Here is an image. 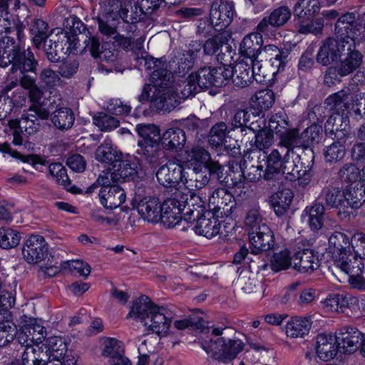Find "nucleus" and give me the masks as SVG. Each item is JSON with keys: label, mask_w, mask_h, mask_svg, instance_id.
<instances>
[{"label": "nucleus", "mask_w": 365, "mask_h": 365, "mask_svg": "<svg viewBox=\"0 0 365 365\" xmlns=\"http://www.w3.org/2000/svg\"><path fill=\"white\" fill-rule=\"evenodd\" d=\"M174 326L179 330L195 329L209 334L202 340L201 346L217 365L230 364L245 346V344L235 336L236 331L234 329L209 327L208 322L200 316L190 315L176 320Z\"/></svg>", "instance_id": "f257e3e1"}, {"label": "nucleus", "mask_w": 365, "mask_h": 365, "mask_svg": "<svg viewBox=\"0 0 365 365\" xmlns=\"http://www.w3.org/2000/svg\"><path fill=\"white\" fill-rule=\"evenodd\" d=\"M154 83L145 84L139 96L140 102L150 101L158 110L170 112L182 102L179 88L175 85L174 76L167 69H157L150 76Z\"/></svg>", "instance_id": "f03ea898"}, {"label": "nucleus", "mask_w": 365, "mask_h": 365, "mask_svg": "<svg viewBox=\"0 0 365 365\" xmlns=\"http://www.w3.org/2000/svg\"><path fill=\"white\" fill-rule=\"evenodd\" d=\"M351 16H340L335 24V37H329L322 42L317 61L322 66H329L336 62L346 51L355 48L349 34V26L353 21Z\"/></svg>", "instance_id": "7ed1b4c3"}, {"label": "nucleus", "mask_w": 365, "mask_h": 365, "mask_svg": "<svg viewBox=\"0 0 365 365\" xmlns=\"http://www.w3.org/2000/svg\"><path fill=\"white\" fill-rule=\"evenodd\" d=\"M300 158H293L287 163L286 180L294 183L295 186L306 187L311 181L312 169L314 162V153L312 149L304 151Z\"/></svg>", "instance_id": "20e7f679"}, {"label": "nucleus", "mask_w": 365, "mask_h": 365, "mask_svg": "<svg viewBox=\"0 0 365 365\" xmlns=\"http://www.w3.org/2000/svg\"><path fill=\"white\" fill-rule=\"evenodd\" d=\"M140 140L138 142L139 148L137 153L148 158H154L160 149V140H161L160 129L154 124H138L135 126Z\"/></svg>", "instance_id": "39448f33"}, {"label": "nucleus", "mask_w": 365, "mask_h": 365, "mask_svg": "<svg viewBox=\"0 0 365 365\" xmlns=\"http://www.w3.org/2000/svg\"><path fill=\"white\" fill-rule=\"evenodd\" d=\"M232 71L222 64L218 67H203L196 74H191L190 81H197L200 88H208L211 86L222 87L230 81Z\"/></svg>", "instance_id": "423d86ee"}, {"label": "nucleus", "mask_w": 365, "mask_h": 365, "mask_svg": "<svg viewBox=\"0 0 365 365\" xmlns=\"http://www.w3.org/2000/svg\"><path fill=\"white\" fill-rule=\"evenodd\" d=\"M294 154L292 151L284 150L282 147L273 149L267 156V166L263 178L265 180H273L284 175L287 163L292 162L293 157H295Z\"/></svg>", "instance_id": "0eeeda50"}, {"label": "nucleus", "mask_w": 365, "mask_h": 365, "mask_svg": "<svg viewBox=\"0 0 365 365\" xmlns=\"http://www.w3.org/2000/svg\"><path fill=\"white\" fill-rule=\"evenodd\" d=\"M235 5L227 0H215L210 11V20L216 31L226 29L232 21Z\"/></svg>", "instance_id": "6e6552de"}, {"label": "nucleus", "mask_w": 365, "mask_h": 365, "mask_svg": "<svg viewBox=\"0 0 365 365\" xmlns=\"http://www.w3.org/2000/svg\"><path fill=\"white\" fill-rule=\"evenodd\" d=\"M342 197L341 220H346L365 202V187L359 183L350 184L342 190Z\"/></svg>", "instance_id": "1a4fd4ad"}, {"label": "nucleus", "mask_w": 365, "mask_h": 365, "mask_svg": "<svg viewBox=\"0 0 365 365\" xmlns=\"http://www.w3.org/2000/svg\"><path fill=\"white\" fill-rule=\"evenodd\" d=\"M48 246L44 237L31 235L24 242L21 252L23 258L29 264L41 262L47 256Z\"/></svg>", "instance_id": "9d476101"}, {"label": "nucleus", "mask_w": 365, "mask_h": 365, "mask_svg": "<svg viewBox=\"0 0 365 365\" xmlns=\"http://www.w3.org/2000/svg\"><path fill=\"white\" fill-rule=\"evenodd\" d=\"M209 206L217 217L230 216L236 209L233 195L225 188L215 189L209 198Z\"/></svg>", "instance_id": "9b49d317"}, {"label": "nucleus", "mask_w": 365, "mask_h": 365, "mask_svg": "<svg viewBox=\"0 0 365 365\" xmlns=\"http://www.w3.org/2000/svg\"><path fill=\"white\" fill-rule=\"evenodd\" d=\"M111 173L113 182L134 180L142 171L139 158L126 155L115 165Z\"/></svg>", "instance_id": "f8f14e48"}, {"label": "nucleus", "mask_w": 365, "mask_h": 365, "mask_svg": "<svg viewBox=\"0 0 365 365\" xmlns=\"http://www.w3.org/2000/svg\"><path fill=\"white\" fill-rule=\"evenodd\" d=\"M351 127L346 115L338 112L332 113L324 124V132L332 140H348L350 138Z\"/></svg>", "instance_id": "ddd939ff"}, {"label": "nucleus", "mask_w": 365, "mask_h": 365, "mask_svg": "<svg viewBox=\"0 0 365 365\" xmlns=\"http://www.w3.org/2000/svg\"><path fill=\"white\" fill-rule=\"evenodd\" d=\"M183 166L178 163L169 161L157 170L156 177L160 184L167 187H175L185 180Z\"/></svg>", "instance_id": "4468645a"}, {"label": "nucleus", "mask_w": 365, "mask_h": 365, "mask_svg": "<svg viewBox=\"0 0 365 365\" xmlns=\"http://www.w3.org/2000/svg\"><path fill=\"white\" fill-rule=\"evenodd\" d=\"M339 349L344 353H354L364 340V334L355 327H343L335 336Z\"/></svg>", "instance_id": "2eb2a0df"}, {"label": "nucleus", "mask_w": 365, "mask_h": 365, "mask_svg": "<svg viewBox=\"0 0 365 365\" xmlns=\"http://www.w3.org/2000/svg\"><path fill=\"white\" fill-rule=\"evenodd\" d=\"M171 324V314L163 307L157 305L153 308L149 317L144 326L159 336H165L168 333Z\"/></svg>", "instance_id": "dca6fc26"}, {"label": "nucleus", "mask_w": 365, "mask_h": 365, "mask_svg": "<svg viewBox=\"0 0 365 365\" xmlns=\"http://www.w3.org/2000/svg\"><path fill=\"white\" fill-rule=\"evenodd\" d=\"M255 117L253 113L247 109L238 110L231 119L230 130H234L236 128H240V132L247 135V130L255 132L256 130L259 129V127L266 125L265 119L263 118H258L255 121H253L252 118Z\"/></svg>", "instance_id": "f3484780"}, {"label": "nucleus", "mask_w": 365, "mask_h": 365, "mask_svg": "<svg viewBox=\"0 0 365 365\" xmlns=\"http://www.w3.org/2000/svg\"><path fill=\"white\" fill-rule=\"evenodd\" d=\"M288 52L280 50L277 46L269 44L262 48L257 59L261 61H269L272 67V74L283 70L287 62Z\"/></svg>", "instance_id": "a211bd4d"}, {"label": "nucleus", "mask_w": 365, "mask_h": 365, "mask_svg": "<svg viewBox=\"0 0 365 365\" xmlns=\"http://www.w3.org/2000/svg\"><path fill=\"white\" fill-rule=\"evenodd\" d=\"M248 235L252 253L258 254L274 248V234L268 226H262L261 230L250 232Z\"/></svg>", "instance_id": "6ab92c4d"}, {"label": "nucleus", "mask_w": 365, "mask_h": 365, "mask_svg": "<svg viewBox=\"0 0 365 365\" xmlns=\"http://www.w3.org/2000/svg\"><path fill=\"white\" fill-rule=\"evenodd\" d=\"M279 148L282 147L284 150L292 151L294 153V158H300L304 151L312 149L309 146L304 145L302 135H299V130L297 128L286 129L279 134Z\"/></svg>", "instance_id": "aec40b11"}, {"label": "nucleus", "mask_w": 365, "mask_h": 365, "mask_svg": "<svg viewBox=\"0 0 365 365\" xmlns=\"http://www.w3.org/2000/svg\"><path fill=\"white\" fill-rule=\"evenodd\" d=\"M293 267L300 272H313L319 266V259L317 253L312 249L298 250L292 257Z\"/></svg>", "instance_id": "412c9836"}, {"label": "nucleus", "mask_w": 365, "mask_h": 365, "mask_svg": "<svg viewBox=\"0 0 365 365\" xmlns=\"http://www.w3.org/2000/svg\"><path fill=\"white\" fill-rule=\"evenodd\" d=\"M101 203L107 209L119 207L125 200V192L118 185L101 187L99 192Z\"/></svg>", "instance_id": "4be33fe9"}, {"label": "nucleus", "mask_w": 365, "mask_h": 365, "mask_svg": "<svg viewBox=\"0 0 365 365\" xmlns=\"http://www.w3.org/2000/svg\"><path fill=\"white\" fill-rule=\"evenodd\" d=\"M196 220H197L195 227L196 233L207 238H212L217 234H222V232L220 231V222L213 216V213L208 212L202 214Z\"/></svg>", "instance_id": "5701e85b"}, {"label": "nucleus", "mask_w": 365, "mask_h": 365, "mask_svg": "<svg viewBox=\"0 0 365 365\" xmlns=\"http://www.w3.org/2000/svg\"><path fill=\"white\" fill-rule=\"evenodd\" d=\"M339 349L341 350L338 346L336 336L323 334L317 336L316 353L321 360L327 361L334 359Z\"/></svg>", "instance_id": "b1692460"}, {"label": "nucleus", "mask_w": 365, "mask_h": 365, "mask_svg": "<svg viewBox=\"0 0 365 365\" xmlns=\"http://www.w3.org/2000/svg\"><path fill=\"white\" fill-rule=\"evenodd\" d=\"M45 349L48 351L50 359H59L67 363V365H74L76 362L73 358L69 359L66 344L59 336L49 337L46 341Z\"/></svg>", "instance_id": "393cba45"}, {"label": "nucleus", "mask_w": 365, "mask_h": 365, "mask_svg": "<svg viewBox=\"0 0 365 365\" xmlns=\"http://www.w3.org/2000/svg\"><path fill=\"white\" fill-rule=\"evenodd\" d=\"M162 204L158 198L155 197H148L146 200L136 204V209L139 215L149 222L156 223L160 221V209Z\"/></svg>", "instance_id": "a878e982"}, {"label": "nucleus", "mask_w": 365, "mask_h": 365, "mask_svg": "<svg viewBox=\"0 0 365 365\" xmlns=\"http://www.w3.org/2000/svg\"><path fill=\"white\" fill-rule=\"evenodd\" d=\"M155 306L148 297L142 295L132 302L127 318H133L144 325Z\"/></svg>", "instance_id": "bb28decb"}, {"label": "nucleus", "mask_w": 365, "mask_h": 365, "mask_svg": "<svg viewBox=\"0 0 365 365\" xmlns=\"http://www.w3.org/2000/svg\"><path fill=\"white\" fill-rule=\"evenodd\" d=\"M185 142V133L180 128H170L166 130L161 137L163 148L169 151L180 150L184 147Z\"/></svg>", "instance_id": "cd10ccee"}, {"label": "nucleus", "mask_w": 365, "mask_h": 365, "mask_svg": "<svg viewBox=\"0 0 365 365\" xmlns=\"http://www.w3.org/2000/svg\"><path fill=\"white\" fill-rule=\"evenodd\" d=\"M96 158L101 163L111 165L113 167L123 157V153L118 150L110 140H106L96 149Z\"/></svg>", "instance_id": "c85d7f7f"}, {"label": "nucleus", "mask_w": 365, "mask_h": 365, "mask_svg": "<svg viewBox=\"0 0 365 365\" xmlns=\"http://www.w3.org/2000/svg\"><path fill=\"white\" fill-rule=\"evenodd\" d=\"M335 264L348 275H357V273H362L364 264L361 259L356 255L348 254V252L334 259Z\"/></svg>", "instance_id": "c756f323"}, {"label": "nucleus", "mask_w": 365, "mask_h": 365, "mask_svg": "<svg viewBox=\"0 0 365 365\" xmlns=\"http://www.w3.org/2000/svg\"><path fill=\"white\" fill-rule=\"evenodd\" d=\"M8 125L11 128H18L24 135L29 136L37 132L39 122L36 115L26 113L19 119L9 120Z\"/></svg>", "instance_id": "7c9ffc66"}, {"label": "nucleus", "mask_w": 365, "mask_h": 365, "mask_svg": "<svg viewBox=\"0 0 365 365\" xmlns=\"http://www.w3.org/2000/svg\"><path fill=\"white\" fill-rule=\"evenodd\" d=\"M225 67H229L232 71L230 80L232 79L236 86L245 88L252 82L250 65L247 62L242 61L235 66L225 64Z\"/></svg>", "instance_id": "2f4dec72"}, {"label": "nucleus", "mask_w": 365, "mask_h": 365, "mask_svg": "<svg viewBox=\"0 0 365 365\" xmlns=\"http://www.w3.org/2000/svg\"><path fill=\"white\" fill-rule=\"evenodd\" d=\"M262 39L253 32L247 34L242 39L240 51L242 56L251 60L257 59L259 52L262 48Z\"/></svg>", "instance_id": "473e14b6"}, {"label": "nucleus", "mask_w": 365, "mask_h": 365, "mask_svg": "<svg viewBox=\"0 0 365 365\" xmlns=\"http://www.w3.org/2000/svg\"><path fill=\"white\" fill-rule=\"evenodd\" d=\"M173 201H167L166 200L163 202L160 209V220L165 226L170 227L178 225L182 219L184 220L183 211L172 204Z\"/></svg>", "instance_id": "72a5a7b5"}, {"label": "nucleus", "mask_w": 365, "mask_h": 365, "mask_svg": "<svg viewBox=\"0 0 365 365\" xmlns=\"http://www.w3.org/2000/svg\"><path fill=\"white\" fill-rule=\"evenodd\" d=\"M195 46V44H190L189 50L183 53L178 59L177 67L174 71L178 76H185L192 68L195 58L201 52V46Z\"/></svg>", "instance_id": "f704fd0d"}, {"label": "nucleus", "mask_w": 365, "mask_h": 365, "mask_svg": "<svg viewBox=\"0 0 365 365\" xmlns=\"http://www.w3.org/2000/svg\"><path fill=\"white\" fill-rule=\"evenodd\" d=\"M207 171L202 166H194L191 172L185 176L183 183L188 190H200L210 181Z\"/></svg>", "instance_id": "c9c22d12"}, {"label": "nucleus", "mask_w": 365, "mask_h": 365, "mask_svg": "<svg viewBox=\"0 0 365 365\" xmlns=\"http://www.w3.org/2000/svg\"><path fill=\"white\" fill-rule=\"evenodd\" d=\"M345 54H346V58L336 67L340 76H346L350 74L358 68L362 63L363 56L359 51L355 50V48H351V51H346L344 55Z\"/></svg>", "instance_id": "e433bc0d"}, {"label": "nucleus", "mask_w": 365, "mask_h": 365, "mask_svg": "<svg viewBox=\"0 0 365 365\" xmlns=\"http://www.w3.org/2000/svg\"><path fill=\"white\" fill-rule=\"evenodd\" d=\"M230 128L222 121L217 122L212 126L207 135V143L213 149L222 148L226 143Z\"/></svg>", "instance_id": "4c0bfd02"}, {"label": "nucleus", "mask_w": 365, "mask_h": 365, "mask_svg": "<svg viewBox=\"0 0 365 365\" xmlns=\"http://www.w3.org/2000/svg\"><path fill=\"white\" fill-rule=\"evenodd\" d=\"M294 194L289 189H284L274 193L270 202L277 216L284 215L289 208Z\"/></svg>", "instance_id": "58836bf2"}, {"label": "nucleus", "mask_w": 365, "mask_h": 365, "mask_svg": "<svg viewBox=\"0 0 365 365\" xmlns=\"http://www.w3.org/2000/svg\"><path fill=\"white\" fill-rule=\"evenodd\" d=\"M312 322L307 317H294L286 326V334L291 338H304L309 332Z\"/></svg>", "instance_id": "ea45409f"}, {"label": "nucleus", "mask_w": 365, "mask_h": 365, "mask_svg": "<svg viewBox=\"0 0 365 365\" xmlns=\"http://www.w3.org/2000/svg\"><path fill=\"white\" fill-rule=\"evenodd\" d=\"M204 204L202 198L190 190L183 215L184 220L188 222L195 221L202 214L205 209Z\"/></svg>", "instance_id": "a19ab883"}, {"label": "nucleus", "mask_w": 365, "mask_h": 365, "mask_svg": "<svg viewBox=\"0 0 365 365\" xmlns=\"http://www.w3.org/2000/svg\"><path fill=\"white\" fill-rule=\"evenodd\" d=\"M319 11V1L318 0H299L293 8L294 18L299 21L309 19Z\"/></svg>", "instance_id": "79ce46f5"}, {"label": "nucleus", "mask_w": 365, "mask_h": 365, "mask_svg": "<svg viewBox=\"0 0 365 365\" xmlns=\"http://www.w3.org/2000/svg\"><path fill=\"white\" fill-rule=\"evenodd\" d=\"M51 120L57 129L68 130L73 126L75 116L71 109L62 107L52 113Z\"/></svg>", "instance_id": "37998d69"}, {"label": "nucleus", "mask_w": 365, "mask_h": 365, "mask_svg": "<svg viewBox=\"0 0 365 365\" xmlns=\"http://www.w3.org/2000/svg\"><path fill=\"white\" fill-rule=\"evenodd\" d=\"M231 38V34L228 31L221 32L215 36L206 40L202 45L197 42L192 44L200 45L201 49H203V53L206 56L215 55L221 47L227 43Z\"/></svg>", "instance_id": "c03bdc74"}, {"label": "nucleus", "mask_w": 365, "mask_h": 365, "mask_svg": "<svg viewBox=\"0 0 365 365\" xmlns=\"http://www.w3.org/2000/svg\"><path fill=\"white\" fill-rule=\"evenodd\" d=\"M351 244L349 237L343 232H334L329 238V247L334 259L348 252Z\"/></svg>", "instance_id": "a18cd8bd"}, {"label": "nucleus", "mask_w": 365, "mask_h": 365, "mask_svg": "<svg viewBox=\"0 0 365 365\" xmlns=\"http://www.w3.org/2000/svg\"><path fill=\"white\" fill-rule=\"evenodd\" d=\"M24 365H43L50 359L48 351L42 347H29L22 354Z\"/></svg>", "instance_id": "49530a36"}, {"label": "nucleus", "mask_w": 365, "mask_h": 365, "mask_svg": "<svg viewBox=\"0 0 365 365\" xmlns=\"http://www.w3.org/2000/svg\"><path fill=\"white\" fill-rule=\"evenodd\" d=\"M321 197L327 206L337 209V215L341 219V209H344L342 207V190L336 187L328 186L322 190Z\"/></svg>", "instance_id": "de8ad7c7"}, {"label": "nucleus", "mask_w": 365, "mask_h": 365, "mask_svg": "<svg viewBox=\"0 0 365 365\" xmlns=\"http://www.w3.org/2000/svg\"><path fill=\"white\" fill-rule=\"evenodd\" d=\"M29 31L34 36L33 43L36 48L40 49L48 37V24L42 19H34L29 25Z\"/></svg>", "instance_id": "09e8293b"}, {"label": "nucleus", "mask_w": 365, "mask_h": 365, "mask_svg": "<svg viewBox=\"0 0 365 365\" xmlns=\"http://www.w3.org/2000/svg\"><path fill=\"white\" fill-rule=\"evenodd\" d=\"M324 206L322 202H316L310 207H307L304 212L308 217L307 222L312 230H320L324 224Z\"/></svg>", "instance_id": "8fccbe9b"}, {"label": "nucleus", "mask_w": 365, "mask_h": 365, "mask_svg": "<svg viewBox=\"0 0 365 365\" xmlns=\"http://www.w3.org/2000/svg\"><path fill=\"white\" fill-rule=\"evenodd\" d=\"M334 142L325 147L324 156L326 162L336 163L341 160L346 154V140H333Z\"/></svg>", "instance_id": "3c124183"}, {"label": "nucleus", "mask_w": 365, "mask_h": 365, "mask_svg": "<svg viewBox=\"0 0 365 365\" xmlns=\"http://www.w3.org/2000/svg\"><path fill=\"white\" fill-rule=\"evenodd\" d=\"M244 222L248 230V235L261 230L262 226H267L258 206H255L247 210Z\"/></svg>", "instance_id": "603ef678"}, {"label": "nucleus", "mask_w": 365, "mask_h": 365, "mask_svg": "<svg viewBox=\"0 0 365 365\" xmlns=\"http://www.w3.org/2000/svg\"><path fill=\"white\" fill-rule=\"evenodd\" d=\"M49 174L55 178L56 182L62 185L68 191L76 192L75 187L71 185V182L67 175L66 169L60 163H51L48 166Z\"/></svg>", "instance_id": "864d4df0"}, {"label": "nucleus", "mask_w": 365, "mask_h": 365, "mask_svg": "<svg viewBox=\"0 0 365 365\" xmlns=\"http://www.w3.org/2000/svg\"><path fill=\"white\" fill-rule=\"evenodd\" d=\"M245 180L243 169L241 165H238L236 164L235 166L232 164L230 167L227 175H225L222 182L229 188H240V186L245 183Z\"/></svg>", "instance_id": "5fc2aeb1"}, {"label": "nucleus", "mask_w": 365, "mask_h": 365, "mask_svg": "<svg viewBox=\"0 0 365 365\" xmlns=\"http://www.w3.org/2000/svg\"><path fill=\"white\" fill-rule=\"evenodd\" d=\"M38 78L41 86L46 89H54L62 82L58 73L51 68H43L38 75Z\"/></svg>", "instance_id": "6e6d98bb"}, {"label": "nucleus", "mask_w": 365, "mask_h": 365, "mask_svg": "<svg viewBox=\"0 0 365 365\" xmlns=\"http://www.w3.org/2000/svg\"><path fill=\"white\" fill-rule=\"evenodd\" d=\"M242 289L247 294L262 298L264 295V284L262 282L251 279L246 276H241L239 279Z\"/></svg>", "instance_id": "4d7b16f0"}, {"label": "nucleus", "mask_w": 365, "mask_h": 365, "mask_svg": "<svg viewBox=\"0 0 365 365\" xmlns=\"http://www.w3.org/2000/svg\"><path fill=\"white\" fill-rule=\"evenodd\" d=\"M31 74L32 73H29V75H21V86L29 90V96L32 101L38 102L42 97L43 92L36 83V75L32 76Z\"/></svg>", "instance_id": "13d9d810"}, {"label": "nucleus", "mask_w": 365, "mask_h": 365, "mask_svg": "<svg viewBox=\"0 0 365 365\" xmlns=\"http://www.w3.org/2000/svg\"><path fill=\"white\" fill-rule=\"evenodd\" d=\"M53 38V42L60 46L63 53H71L76 46V38L68 34L66 31H58Z\"/></svg>", "instance_id": "bf43d9fd"}, {"label": "nucleus", "mask_w": 365, "mask_h": 365, "mask_svg": "<svg viewBox=\"0 0 365 365\" xmlns=\"http://www.w3.org/2000/svg\"><path fill=\"white\" fill-rule=\"evenodd\" d=\"M323 305L329 312L344 313L347 308L348 300L343 295L334 294L325 299Z\"/></svg>", "instance_id": "052dcab7"}, {"label": "nucleus", "mask_w": 365, "mask_h": 365, "mask_svg": "<svg viewBox=\"0 0 365 365\" xmlns=\"http://www.w3.org/2000/svg\"><path fill=\"white\" fill-rule=\"evenodd\" d=\"M255 146L259 150H264L271 147L274 143V135L272 131L265 128V125L256 130Z\"/></svg>", "instance_id": "680f3d73"}, {"label": "nucleus", "mask_w": 365, "mask_h": 365, "mask_svg": "<svg viewBox=\"0 0 365 365\" xmlns=\"http://www.w3.org/2000/svg\"><path fill=\"white\" fill-rule=\"evenodd\" d=\"M19 233L10 228H0V247L10 249L16 247L20 242Z\"/></svg>", "instance_id": "e2e57ef3"}, {"label": "nucleus", "mask_w": 365, "mask_h": 365, "mask_svg": "<svg viewBox=\"0 0 365 365\" xmlns=\"http://www.w3.org/2000/svg\"><path fill=\"white\" fill-rule=\"evenodd\" d=\"M124 350L122 342L115 338H107L103 342V349L101 355L113 359L114 357L123 354Z\"/></svg>", "instance_id": "0e129e2a"}, {"label": "nucleus", "mask_w": 365, "mask_h": 365, "mask_svg": "<svg viewBox=\"0 0 365 365\" xmlns=\"http://www.w3.org/2000/svg\"><path fill=\"white\" fill-rule=\"evenodd\" d=\"M188 160L194 163V166H205L211 158L210 153L201 146H195L186 150Z\"/></svg>", "instance_id": "69168bd1"}, {"label": "nucleus", "mask_w": 365, "mask_h": 365, "mask_svg": "<svg viewBox=\"0 0 365 365\" xmlns=\"http://www.w3.org/2000/svg\"><path fill=\"white\" fill-rule=\"evenodd\" d=\"M348 15L351 16L353 19L349 26V34L353 42L355 43L356 40L365 39V24H362L359 17H356L354 13H346L343 16Z\"/></svg>", "instance_id": "338daca9"}, {"label": "nucleus", "mask_w": 365, "mask_h": 365, "mask_svg": "<svg viewBox=\"0 0 365 365\" xmlns=\"http://www.w3.org/2000/svg\"><path fill=\"white\" fill-rule=\"evenodd\" d=\"M293 266L292 259H290L289 253L284 250L278 253H274L271 259V267L273 271L279 272Z\"/></svg>", "instance_id": "774afa93"}]
</instances>
